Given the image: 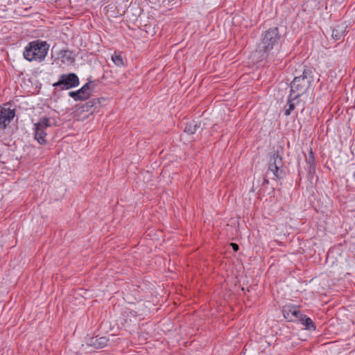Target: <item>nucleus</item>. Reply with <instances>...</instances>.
<instances>
[{
  "label": "nucleus",
  "mask_w": 355,
  "mask_h": 355,
  "mask_svg": "<svg viewBox=\"0 0 355 355\" xmlns=\"http://www.w3.org/2000/svg\"><path fill=\"white\" fill-rule=\"evenodd\" d=\"M49 44L46 41L37 40L29 42L25 47L23 55L29 62L43 61L48 53Z\"/></svg>",
  "instance_id": "1"
},
{
  "label": "nucleus",
  "mask_w": 355,
  "mask_h": 355,
  "mask_svg": "<svg viewBox=\"0 0 355 355\" xmlns=\"http://www.w3.org/2000/svg\"><path fill=\"white\" fill-rule=\"evenodd\" d=\"M280 35L277 27L271 28L267 30L263 35L258 50L261 53L260 56L262 58H267L270 52L279 44Z\"/></svg>",
  "instance_id": "2"
},
{
  "label": "nucleus",
  "mask_w": 355,
  "mask_h": 355,
  "mask_svg": "<svg viewBox=\"0 0 355 355\" xmlns=\"http://www.w3.org/2000/svg\"><path fill=\"white\" fill-rule=\"evenodd\" d=\"M313 81L312 72L304 69L302 75L296 76L291 84V96L297 98L305 94Z\"/></svg>",
  "instance_id": "3"
},
{
  "label": "nucleus",
  "mask_w": 355,
  "mask_h": 355,
  "mask_svg": "<svg viewBox=\"0 0 355 355\" xmlns=\"http://www.w3.org/2000/svg\"><path fill=\"white\" fill-rule=\"evenodd\" d=\"M79 84V79L78 76L71 73L69 74H62L60 76L59 80L53 84L56 88L60 87L61 89H69L71 88L78 86Z\"/></svg>",
  "instance_id": "4"
},
{
  "label": "nucleus",
  "mask_w": 355,
  "mask_h": 355,
  "mask_svg": "<svg viewBox=\"0 0 355 355\" xmlns=\"http://www.w3.org/2000/svg\"><path fill=\"white\" fill-rule=\"evenodd\" d=\"M283 162L282 157H272L268 164V171L267 175H272V178H282L284 172L282 169Z\"/></svg>",
  "instance_id": "5"
},
{
  "label": "nucleus",
  "mask_w": 355,
  "mask_h": 355,
  "mask_svg": "<svg viewBox=\"0 0 355 355\" xmlns=\"http://www.w3.org/2000/svg\"><path fill=\"white\" fill-rule=\"evenodd\" d=\"M15 116L14 109L0 105V130H5Z\"/></svg>",
  "instance_id": "6"
},
{
  "label": "nucleus",
  "mask_w": 355,
  "mask_h": 355,
  "mask_svg": "<svg viewBox=\"0 0 355 355\" xmlns=\"http://www.w3.org/2000/svg\"><path fill=\"white\" fill-rule=\"evenodd\" d=\"M49 119L43 118L37 123L35 124V138L40 143L43 144L46 141L45 136L46 135L44 129L49 127Z\"/></svg>",
  "instance_id": "7"
},
{
  "label": "nucleus",
  "mask_w": 355,
  "mask_h": 355,
  "mask_svg": "<svg viewBox=\"0 0 355 355\" xmlns=\"http://www.w3.org/2000/svg\"><path fill=\"white\" fill-rule=\"evenodd\" d=\"M284 316L290 321H293L301 318L300 310L295 306H288L283 310Z\"/></svg>",
  "instance_id": "8"
},
{
  "label": "nucleus",
  "mask_w": 355,
  "mask_h": 355,
  "mask_svg": "<svg viewBox=\"0 0 355 355\" xmlns=\"http://www.w3.org/2000/svg\"><path fill=\"white\" fill-rule=\"evenodd\" d=\"M19 164L17 157L13 158L12 157H0V169L7 168L8 170H14L16 165Z\"/></svg>",
  "instance_id": "9"
},
{
  "label": "nucleus",
  "mask_w": 355,
  "mask_h": 355,
  "mask_svg": "<svg viewBox=\"0 0 355 355\" xmlns=\"http://www.w3.org/2000/svg\"><path fill=\"white\" fill-rule=\"evenodd\" d=\"M94 89V84L89 81L85 83L80 89H78V96L80 101L88 99Z\"/></svg>",
  "instance_id": "10"
},
{
  "label": "nucleus",
  "mask_w": 355,
  "mask_h": 355,
  "mask_svg": "<svg viewBox=\"0 0 355 355\" xmlns=\"http://www.w3.org/2000/svg\"><path fill=\"white\" fill-rule=\"evenodd\" d=\"M58 59H60L63 64H71L74 62L75 58L71 51L61 49L58 53Z\"/></svg>",
  "instance_id": "11"
},
{
  "label": "nucleus",
  "mask_w": 355,
  "mask_h": 355,
  "mask_svg": "<svg viewBox=\"0 0 355 355\" xmlns=\"http://www.w3.org/2000/svg\"><path fill=\"white\" fill-rule=\"evenodd\" d=\"M347 26L345 24L336 25L332 30V38L335 40H339L343 38L346 32Z\"/></svg>",
  "instance_id": "12"
},
{
  "label": "nucleus",
  "mask_w": 355,
  "mask_h": 355,
  "mask_svg": "<svg viewBox=\"0 0 355 355\" xmlns=\"http://www.w3.org/2000/svg\"><path fill=\"white\" fill-rule=\"evenodd\" d=\"M198 129L201 130L203 128L201 127V123L196 121H191L186 124L184 132L189 135H193L197 132Z\"/></svg>",
  "instance_id": "13"
},
{
  "label": "nucleus",
  "mask_w": 355,
  "mask_h": 355,
  "mask_svg": "<svg viewBox=\"0 0 355 355\" xmlns=\"http://www.w3.org/2000/svg\"><path fill=\"white\" fill-rule=\"evenodd\" d=\"M290 99L288 100L286 105L284 107V114L286 116H288L291 114V112L294 110L296 105L298 104V101L295 102L297 98H294L293 96L290 95Z\"/></svg>",
  "instance_id": "14"
},
{
  "label": "nucleus",
  "mask_w": 355,
  "mask_h": 355,
  "mask_svg": "<svg viewBox=\"0 0 355 355\" xmlns=\"http://www.w3.org/2000/svg\"><path fill=\"white\" fill-rule=\"evenodd\" d=\"M300 319L302 320V324L305 327V328L306 329H309V330H315V327L311 318H306L305 316H304V317L301 316V318Z\"/></svg>",
  "instance_id": "15"
},
{
  "label": "nucleus",
  "mask_w": 355,
  "mask_h": 355,
  "mask_svg": "<svg viewBox=\"0 0 355 355\" xmlns=\"http://www.w3.org/2000/svg\"><path fill=\"white\" fill-rule=\"evenodd\" d=\"M112 60L117 67L124 66L123 59L121 55L114 54L112 56Z\"/></svg>",
  "instance_id": "16"
},
{
  "label": "nucleus",
  "mask_w": 355,
  "mask_h": 355,
  "mask_svg": "<svg viewBox=\"0 0 355 355\" xmlns=\"http://www.w3.org/2000/svg\"><path fill=\"white\" fill-rule=\"evenodd\" d=\"M98 340H99V343L98 344L99 347H103L105 345L106 340L105 338H100L99 339H96L95 342H93L92 344L96 345V342H97Z\"/></svg>",
  "instance_id": "17"
},
{
  "label": "nucleus",
  "mask_w": 355,
  "mask_h": 355,
  "mask_svg": "<svg viewBox=\"0 0 355 355\" xmlns=\"http://www.w3.org/2000/svg\"><path fill=\"white\" fill-rule=\"evenodd\" d=\"M306 162L310 164L309 171L311 172L312 171H314V166H312L314 164L315 159L314 157H308L306 159Z\"/></svg>",
  "instance_id": "18"
},
{
  "label": "nucleus",
  "mask_w": 355,
  "mask_h": 355,
  "mask_svg": "<svg viewBox=\"0 0 355 355\" xmlns=\"http://www.w3.org/2000/svg\"><path fill=\"white\" fill-rule=\"evenodd\" d=\"M69 96L73 98L74 101H80V96H78V91L76 92H70L69 93Z\"/></svg>",
  "instance_id": "19"
},
{
  "label": "nucleus",
  "mask_w": 355,
  "mask_h": 355,
  "mask_svg": "<svg viewBox=\"0 0 355 355\" xmlns=\"http://www.w3.org/2000/svg\"><path fill=\"white\" fill-rule=\"evenodd\" d=\"M230 245L232 247L234 251H237L239 250V245L237 244L232 243Z\"/></svg>",
  "instance_id": "20"
},
{
  "label": "nucleus",
  "mask_w": 355,
  "mask_h": 355,
  "mask_svg": "<svg viewBox=\"0 0 355 355\" xmlns=\"http://www.w3.org/2000/svg\"><path fill=\"white\" fill-rule=\"evenodd\" d=\"M87 107H92L94 105V103L92 101H89L87 103Z\"/></svg>",
  "instance_id": "21"
},
{
  "label": "nucleus",
  "mask_w": 355,
  "mask_h": 355,
  "mask_svg": "<svg viewBox=\"0 0 355 355\" xmlns=\"http://www.w3.org/2000/svg\"><path fill=\"white\" fill-rule=\"evenodd\" d=\"M265 182H266V183H268V180H265Z\"/></svg>",
  "instance_id": "22"
}]
</instances>
